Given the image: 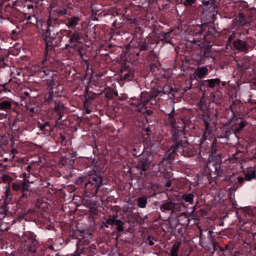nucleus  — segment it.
I'll return each instance as SVG.
<instances>
[{
    "instance_id": "nucleus-40",
    "label": "nucleus",
    "mask_w": 256,
    "mask_h": 256,
    "mask_svg": "<svg viewBox=\"0 0 256 256\" xmlns=\"http://www.w3.org/2000/svg\"><path fill=\"white\" fill-rule=\"evenodd\" d=\"M146 114H152V111L150 110H147Z\"/></svg>"
},
{
    "instance_id": "nucleus-11",
    "label": "nucleus",
    "mask_w": 256,
    "mask_h": 256,
    "mask_svg": "<svg viewBox=\"0 0 256 256\" xmlns=\"http://www.w3.org/2000/svg\"><path fill=\"white\" fill-rule=\"evenodd\" d=\"M12 103L8 100H4L0 102V110H10L12 107Z\"/></svg>"
},
{
    "instance_id": "nucleus-45",
    "label": "nucleus",
    "mask_w": 256,
    "mask_h": 256,
    "mask_svg": "<svg viewBox=\"0 0 256 256\" xmlns=\"http://www.w3.org/2000/svg\"><path fill=\"white\" fill-rule=\"evenodd\" d=\"M68 46H70L69 44H66L65 45V48H67V47H68Z\"/></svg>"
},
{
    "instance_id": "nucleus-47",
    "label": "nucleus",
    "mask_w": 256,
    "mask_h": 256,
    "mask_svg": "<svg viewBox=\"0 0 256 256\" xmlns=\"http://www.w3.org/2000/svg\"><path fill=\"white\" fill-rule=\"evenodd\" d=\"M20 72H17V75H18V76H20Z\"/></svg>"
},
{
    "instance_id": "nucleus-52",
    "label": "nucleus",
    "mask_w": 256,
    "mask_h": 256,
    "mask_svg": "<svg viewBox=\"0 0 256 256\" xmlns=\"http://www.w3.org/2000/svg\"><path fill=\"white\" fill-rule=\"evenodd\" d=\"M24 176L26 177V174H24Z\"/></svg>"
},
{
    "instance_id": "nucleus-26",
    "label": "nucleus",
    "mask_w": 256,
    "mask_h": 256,
    "mask_svg": "<svg viewBox=\"0 0 256 256\" xmlns=\"http://www.w3.org/2000/svg\"><path fill=\"white\" fill-rule=\"evenodd\" d=\"M88 188H89V190H86V194H88V193H91L92 194H92L94 192H92V190L93 189H95L96 190V188H94V186H92L91 185L89 184L88 186Z\"/></svg>"
},
{
    "instance_id": "nucleus-27",
    "label": "nucleus",
    "mask_w": 256,
    "mask_h": 256,
    "mask_svg": "<svg viewBox=\"0 0 256 256\" xmlns=\"http://www.w3.org/2000/svg\"><path fill=\"white\" fill-rule=\"evenodd\" d=\"M83 182V178H82V177H79L76 180V182H75V184H82Z\"/></svg>"
},
{
    "instance_id": "nucleus-13",
    "label": "nucleus",
    "mask_w": 256,
    "mask_h": 256,
    "mask_svg": "<svg viewBox=\"0 0 256 256\" xmlns=\"http://www.w3.org/2000/svg\"><path fill=\"white\" fill-rule=\"evenodd\" d=\"M250 173H248L245 176L246 180L250 181L252 179H254L256 176V165L254 167V170L250 172Z\"/></svg>"
},
{
    "instance_id": "nucleus-36",
    "label": "nucleus",
    "mask_w": 256,
    "mask_h": 256,
    "mask_svg": "<svg viewBox=\"0 0 256 256\" xmlns=\"http://www.w3.org/2000/svg\"><path fill=\"white\" fill-rule=\"evenodd\" d=\"M27 8L28 10L33 9L34 6L32 4H30L27 6Z\"/></svg>"
},
{
    "instance_id": "nucleus-35",
    "label": "nucleus",
    "mask_w": 256,
    "mask_h": 256,
    "mask_svg": "<svg viewBox=\"0 0 256 256\" xmlns=\"http://www.w3.org/2000/svg\"><path fill=\"white\" fill-rule=\"evenodd\" d=\"M46 126V124H41L40 126V128L41 130H43Z\"/></svg>"
},
{
    "instance_id": "nucleus-23",
    "label": "nucleus",
    "mask_w": 256,
    "mask_h": 256,
    "mask_svg": "<svg viewBox=\"0 0 256 256\" xmlns=\"http://www.w3.org/2000/svg\"><path fill=\"white\" fill-rule=\"evenodd\" d=\"M244 16L242 14H238V18H238L237 20L240 24H241L244 21Z\"/></svg>"
},
{
    "instance_id": "nucleus-21",
    "label": "nucleus",
    "mask_w": 256,
    "mask_h": 256,
    "mask_svg": "<svg viewBox=\"0 0 256 256\" xmlns=\"http://www.w3.org/2000/svg\"><path fill=\"white\" fill-rule=\"evenodd\" d=\"M133 78V74L132 72H128L124 74L123 78L126 81L131 80Z\"/></svg>"
},
{
    "instance_id": "nucleus-48",
    "label": "nucleus",
    "mask_w": 256,
    "mask_h": 256,
    "mask_svg": "<svg viewBox=\"0 0 256 256\" xmlns=\"http://www.w3.org/2000/svg\"><path fill=\"white\" fill-rule=\"evenodd\" d=\"M24 94H25V95L27 96L28 94V92H24Z\"/></svg>"
},
{
    "instance_id": "nucleus-37",
    "label": "nucleus",
    "mask_w": 256,
    "mask_h": 256,
    "mask_svg": "<svg viewBox=\"0 0 256 256\" xmlns=\"http://www.w3.org/2000/svg\"><path fill=\"white\" fill-rule=\"evenodd\" d=\"M85 112L87 114H89L91 112V110L88 108H86Z\"/></svg>"
},
{
    "instance_id": "nucleus-8",
    "label": "nucleus",
    "mask_w": 256,
    "mask_h": 256,
    "mask_svg": "<svg viewBox=\"0 0 256 256\" xmlns=\"http://www.w3.org/2000/svg\"><path fill=\"white\" fill-rule=\"evenodd\" d=\"M48 62L45 60L42 62V64L40 66H38V72L40 74V76L41 77L44 76L49 74L50 71H48L46 68H44V65L45 63H48Z\"/></svg>"
},
{
    "instance_id": "nucleus-22",
    "label": "nucleus",
    "mask_w": 256,
    "mask_h": 256,
    "mask_svg": "<svg viewBox=\"0 0 256 256\" xmlns=\"http://www.w3.org/2000/svg\"><path fill=\"white\" fill-rule=\"evenodd\" d=\"M116 219L115 218H110L108 220H107L106 221V227H108V224H110V225H114L115 224V221L116 220Z\"/></svg>"
},
{
    "instance_id": "nucleus-9",
    "label": "nucleus",
    "mask_w": 256,
    "mask_h": 256,
    "mask_svg": "<svg viewBox=\"0 0 256 256\" xmlns=\"http://www.w3.org/2000/svg\"><path fill=\"white\" fill-rule=\"evenodd\" d=\"M175 207V204L171 201H168L164 202L160 206V210L162 211L165 210H170L174 209Z\"/></svg>"
},
{
    "instance_id": "nucleus-4",
    "label": "nucleus",
    "mask_w": 256,
    "mask_h": 256,
    "mask_svg": "<svg viewBox=\"0 0 256 256\" xmlns=\"http://www.w3.org/2000/svg\"><path fill=\"white\" fill-rule=\"evenodd\" d=\"M234 46L236 49L244 52H248L250 48L249 45L245 41L239 39L234 42Z\"/></svg>"
},
{
    "instance_id": "nucleus-51",
    "label": "nucleus",
    "mask_w": 256,
    "mask_h": 256,
    "mask_svg": "<svg viewBox=\"0 0 256 256\" xmlns=\"http://www.w3.org/2000/svg\"><path fill=\"white\" fill-rule=\"evenodd\" d=\"M208 124H206V128L208 129Z\"/></svg>"
},
{
    "instance_id": "nucleus-12",
    "label": "nucleus",
    "mask_w": 256,
    "mask_h": 256,
    "mask_svg": "<svg viewBox=\"0 0 256 256\" xmlns=\"http://www.w3.org/2000/svg\"><path fill=\"white\" fill-rule=\"evenodd\" d=\"M64 108V104L59 100H55L54 110L60 114Z\"/></svg>"
},
{
    "instance_id": "nucleus-3",
    "label": "nucleus",
    "mask_w": 256,
    "mask_h": 256,
    "mask_svg": "<svg viewBox=\"0 0 256 256\" xmlns=\"http://www.w3.org/2000/svg\"><path fill=\"white\" fill-rule=\"evenodd\" d=\"M151 165V160L148 158L143 156L140 158L138 168L142 171H146L150 168Z\"/></svg>"
},
{
    "instance_id": "nucleus-1",
    "label": "nucleus",
    "mask_w": 256,
    "mask_h": 256,
    "mask_svg": "<svg viewBox=\"0 0 256 256\" xmlns=\"http://www.w3.org/2000/svg\"><path fill=\"white\" fill-rule=\"evenodd\" d=\"M49 18L46 21L47 28L46 32H42L46 46L51 45L54 40V37L50 36L49 28L51 26H58L59 24L56 22L58 15H65L67 13L66 9L62 10H57L54 6H52L50 10Z\"/></svg>"
},
{
    "instance_id": "nucleus-44",
    "label": "nucleus",
    "mask_w": 256,
    "mask_h": 256,
    "mask_svg": "<svg viewBox=\"0 0 256 256\" xmlns=\"http://www.w3.org/2000/svg\"><path fill=\"white\" fill-rule=\"evenodd\" d=\"M30 110L31 112H34V108H31Z\"/></svg>"
},
{
    "instance_id": "nucleus-49",
    "label": "nucleus",
    "mask_w": 256,
    "mask_h": 256,
    "mask_svg": "<svg viewBox=\"0 0 256 256\" xmlns=\"http://www.w3.org/2000/svg\"><path fill=\"white\" fill-rule=\"evenodd\" d=\"M166 186H170V184L169 183L166 184Z\"/></svg>"
},
{
    "instance_id": "nucleus-17",
    "label": "nucleus",
    "mask_w": 256,
    "mask_h": 256,
    "mask_svg": "<svg viewBox=\"0 0 256 256\" xmlns=\"http://www.w3.org/2000/svg\"><path fill=\"white\" fill-rule=\"evenodd\" d=\"M124 222L119 220H116L114 225L116 226V230L119 232L123 230Z\"/></svg>"
},
{
    "instance_id": "nucleus-15",
    "label": "nucleus",
    "mask_w": 256,
    "mask_h": 256,
    "mask_svg": "<svg viewBox=\"0 0 256 256\" xmlns=\"http://www.w3.org/2000/svg\"><path fill=\"white\" fill-rule=\"evenodd\" d=\"M180 149L182 151L184 150L183 147L182 146V142H178L172 148L170 149V150H172L171 153H172L178 152Z\"/></svg>"
},
{
    "instance_id": "nucleus-10",
    "label": "nucleus",
    "mask_w": 256,
    "mask_h": 256,
    "mask_svg": "<svg viewBox=\"0 0 256 256\" xmlns=\"http://www.w3.org/2000/svg\"><path fill=\"white\" fill-rule=\"evenodd\" d=\"M180 246V242H177L172 246L170 250V256H178V251Z\"/></svg>"
},
{
    "instance_id": "nucleus-29",
    "label": "nucleus",
    "mask_w": 256,
    "mask_h": 256,
    "mask_svg": "<svg viewBox=\"0 0 256 256\" xmlns=\"http://www.w3.org/2000/svg\"><path fill=\"white\" fill-rule=\"evenodd\" d=\"M80 254H81V252L78 250L75 251L74 252L72 256H80Z\"/></svg>"
},
{
    "instance_id": "nucleus-16",
    "label": "nucleus",
    "mask_w": 256,
    "mask_h": 256,
    "mask_svg": "<svg viewBox=\"0 0 256 256\" xmlns=\"http://www.w3.org/2000/svg\"><path fill=\"white\" fill-rule=\"evenodd\" d=\"M208 86L210 88H214L216 84H219L220 83V80L218 78H214L208 80Z\"/></svg>"
},
{
    "instance_id": "nucleus-30",
    "label": "nucleus",
    "mask_w": 256,
    "mask_h": 256,
    "mask_svg": "<svg viewBox=\"0 0 256 256\" xmlns=\"http://www.w3.org/2000/svg\"><path fill=\"white\" fill-rule=\"evenodd\" d=\"M52 98V92H50V95L48 96V98L46 99L47 102H50Z\"/></svg>"
},
{
    "instance_id": "nucleus-34",
    "label": "nucleus",
    "mask_w": 256,
    "mask_h": 256,
    "mask_svg": "<svg viewBox=\"0 0 256 256\" xmlns=\"http://www.w3.org/2000/svg\"><path fill=\"white\" fill-rule=\"evenodd\" d=\"M147 46L146 44H144L141 46L140 47V50H144L146 49Z\"/></svg>"
},
{
    "instance_id": "nucleus-39",
    "label": "nucleus",
    "mask_w": 256,
    "mask_h": 256,
    "mask_svg": "<svg viewBox=\"0 0 256 256\" xmlns=\"http://www.w3.org/2000/svg\"><path fill=\"white\" fill-rule=\"evenodd\" d=\"M26 170H27L28 172H30V170H31V168H32V167H31V166H26Z\"/></svg>"
},
{
    "instance_id": "nucleus-31",
    "label": "nucleus",
    "mask_w": 256,
    "mask_h": 256,
    "mask_svg": "<svg viewBox=\"0 0 256 256\" xmlns=\"http://www.w3.org/2000/svg\"><path fill=\"white\" fill-rule=\"evenodd\" d=\"M244 180H246L245 178H243L242 177H240V178H238V182L240 184H242L244 182Z\"/></svg>"
},
{
    "instance_id": "nucleus-20",
    "label": "nucleus",
    "mask_w": 256,
    "mask_h": 256,
    "mask_svg": "<svg viewBox=\"0 0 256 256\" xmlns=\"http://www.w3.org/2000/svg\"><path fill=\"white\" fill-rule=\"evenodd\" d=\"M245 124L244 122H241L239 124V126L238 128H236L232 130V131L235 134L238 133L240 131L244 128Z\"/></svg>"
},
{
    "instance_id": "nucleus-18",
    "label": "nucleus",
    "mask_w": 256,
    "mask_h": 256,
    "mask_svg": "<svg viewBox=\"0 0 256 256\" xmlns=\"http://www.w3.org/2000/svg\"><path fill=\"white\" fill-rule=\"evenodd\" d=\"M183 198L186 202L192 204L193 202L194 196L192 194H184L183 196Z\"/></svg>"
},
{
    "instance_id": "nucleus-25",
    "label": "nucleus",
    "mask_w": 256,
    "mask_h": 256,
    "mask_svg": "<svg viewBox=\"0 0 256 256\" xmlns=\"http://www.w3.org/2000/svg\"><path fill=\"white\" fill-rule=\"evenodd\" d=\"M196 0H185L184 4L185 6H190L192 4L194 3Z\"/></svg>"
},
{
    "instance_id": "nucleus-32",
    "label": "nucleus",
    "mask_w": 256,
    "mask_h": 256,
    "mask_svg": "<svg viewBox=\"0 0 256 256\" xmlns=\"http://www.w3.org/2000/svg\"><path fill=\"white\" fill-rule=\"evenodd\" d=\"M250 22L243 21L240 25L242 26H246V25L248 24H250Z\"/></svg>"
},
{
    "instance_id": "nucleus-24",
    "label": "nucleus",
    "mask_w": 256,
    "mask_h": 256,
    "mask_svg": "<svg viewBox=\"0 0 256 256\" xmlns=\"http://www.w3.org/2000/svg\"><path fill=\"white\" fill-rule=\"evenodd\" d=\"M12 188L14 190L18 191L20 189V186L18 184L14 183L12 184Z\"/></svg>"
},
{
    "instance_id": "nucleus-53",
    "label": "nucleus",
    "mask_w": 256,
    "mask_h": 256,
    "mask_svg": "<svg viewBox=\"0 0 256 256\" xmlns=\"http://www.w3.org/2000/svg\"><path fill=\"white\" fill-rule=\"evenodd\" d=\"M255 109L256 110V108H255Z\"/></svg>"
},
{
    "instance_id": "nucleus-28",
    "label": "nucleus",
    "mask_w": 256,
    "mask_h": 256,
    "mask_svg": "<svg viewBox=\"0 0 256 256\" xmlns=\"http://www.w3.org/2000/svg\"><path fill=\"white\" fill-rule=\"evenodd\" d=\"M216 170L217 172V174L220 176H222V170L220 168H218L217 167L216 168Z\"/></svg>"
},
{
    "instance_id": "nucleus-14",
    "label": "nucleus",
    "mask_w": 256,
    "mask_h": 256,
    "mask_svg": "<svg viewBox=\"0 0 256 256\" xmlns=\"http://www.w3.org/2000/svg\"><path fill=\"white\" fill-rule=\"evenodd\" d=\"M138 206L140 208H144L147 204V198L145 196L140 198L138 199Z\"/></svg>"
},
{
    "instance_id": "nucleus-33",
    "label": "nucleus",
    "mask_w": 256,
    "mask_h": 256,
    "mask_svg": "<svg viewBox=\"0 0 256 256\" xmlns=\"http://www.w3.org/2000/svg\"><path fill=\"white\" fill-rule=\"evenodd\" d=\"M148 240H148V244H149L150 246H153V245H154V242L152 241V239H151L150 237H149V238H148Z\"/></svg>"
},
{
    "instance_id": "nucleus-43",
    "label": "nucleus",
    "mask_w": 256,
    "mask_h": 256,
    "mask_svg": "<svg viewBox=\"0 0 256 256\" xmlns=\"http://www.w3.org/2000/svg\"><path fill=\"white\" fill-rule=\"evenodd\" d=\"M31 18H32V16H28L27 18L28 20H30Z\"/></svg>"
},
{
    "instance_id": "nucleus-41",
    "label": "nucleus",
    "mask_w": 256,
    "mask_h": 256,
    "mask_svg": "<svg viewBox=\"0 0 256 256\" xmlns=\"http://www.w3.org/2000/svg\"><path fill=\"white\" fill-rule=\"evenodd\" d=\"M206 134L203 136L202 138V140H204L206 139Z\"/></svg>"
},
{
    "instance_id": "nucleus-7",
    "label": "nucleus",
    "mask_w": 256,
    "mask_h": 256,
    "mask_svg": "<svg viewBox=\"0 0 256 256\" xmlns=\"http://www.w3.org/2000/svg\"><path fill=\"white\" fill-rule=\"evenodd\" d=\"M80 21L78 16H72L66 19V24L68 27L71 28L78 25Z\"/></svg>"
},
{
    "instance_id": "nucleus-38",
    "label": "nucleus",
    "mask_w": 256,
    "mask_h": 256,
    "mask_svg": "<svg viewBox=\"0 0 256 256\" xmlns=\"http://www.w3.org/2000/svg\"><path fill=\"white\" fill-rule=\"evenodd\" d=\"M203 1H204V4L206 5L208 4L209 3L208 0H203Z\"/></svg>"
},
{
    "instance_id": "nucleus-19",
    "label": "nucleus",
    "mask_w": 256,
    "mask_h": 256,
    "mask_svg": "<svg viewBox=\"0 0 256 256\" xmlns=\"http://www.w3.org/2000/svg\"><path fill=\"white\" fill-rule=\"evenodd\" d=\"M149 100H144L140 102L137 106V110L140 112L143 110L144 107L148 104Z\"/></svg>"
},
{
    "instance_id": "nucleus-2",
    "label": "nucleus",
    "mask_w": 256,
    "mask_h": 256,
    "mask_svg": "<svg viewBox=\"0 0 256 256\" xmlns=\"http://www.w3.org/2000/svg\"><path fill=\"white\" fill-rule=\"evenodd\" d=\"M90 178L92 179V181L94 182H92L91 180H88L85 184V188L86 190H89L88 186L89 184L96 188V190L92 194V196H95L97 195L98 190L102 184V180L100 175V174H94L90 176Z\"/></svg>"
},
{
    "instance_id": "nucleus-42",
    "label": "nucleus",
    "mask_w": 256,
    "mask_h": 256,
    "mask_svg": "<svg viewBox=\"0 0 256 256\" xmlns=\"http://www.w3.org/2000/svg\"><path fill=\"white\" fill-rule=\"evenodd\" d=\"M7 176H7L6 175V176H5V175H3V176H2L1 177L3 178V180L4 181V180H5L4 178H6Z\"/></svg>"
},
{
    "instance_id": "nucleus-5",
    "label": "nucleus",
    "mask_w": 256,
    "mask_h": 256,
    "mask_svg": "<svg viewBox=\"0 0 256 256\" xmlns=\"http://www.w3.org/2000/svg\"><path fill=\"white\" fill-rule=\"evenodd\" d=\"M80 38L78 32H74L70 38V46L71 48H75L77 46L80 42Z\"/></svg>"
},
{
    "instance_id": "nucleus-50",
    "label": "nucleus",
    "mask_w": 256,
    "mask_h": 256,
    "mask_svg": "<svg viewBox=\"0 0 256 256\" xmlns=\"http://www.w3.org/2000/svg\"><path fill=\"white\" fill-rule=\"evenodd\" d=\"M44 124H46V126H48V122H46Z\"/></svg>"
},
{
    "instance_id": "nucleus-46",
    "label": "nucleus",
    "mask_w": 256,
    "mask_h": 256,
    "mask_svg": "<svg viewBox=\"0 0 256 256\" xmlns=\"http://www.w3.org/2000/svg\"><path fill=\"white\" fill-rule=\"evenodd\" d=\"M30 250L32 251L33 252H34L36 250H32V248H31V250Z\"/></svg>"
},
{
    "instance_id": "nucleus-6",
    "label": "nucleus",
    "mask_w": 256,
    "mask_h": 256,
    "mask_svg": "<svg viewBox=\"0 0 256 256\" xmlns=\"http://www.w3.org/2000/svg\"><path fill=\"white\" fill-rule=\"evenodd\" d=\"M208 72V69L204 66L198 67L194 72V74L199 78H203Z\"/></svg>"
}]
</instances>
